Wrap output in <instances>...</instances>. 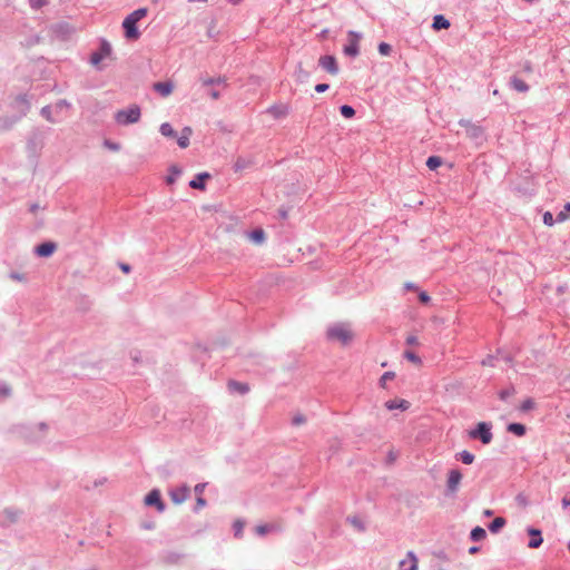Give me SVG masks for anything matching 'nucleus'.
I'll return each mask as SVG.
<instances>
[{
	"label": "nucleus",
	"mask_w": 570,
	"mask_h": 570,
	"mask_svg": "<svg viewBox=\"0 0 570 570\" xmlns=\"http://www.w3.org/2000/svg\"><path fill=\"white\" fill-rule=\"evenodd\" d=\"M326 338L331 342L340 343L341 345H348L354 340V332L347 323H335L326 328Z\"/></svg>",
	"instance_id": "f257e3e1"
},
{
	"label": "nucleus",
	"mask_w": 570,
	"mask_h": 570,
	"mask_svg": "<svg viewBox=\"0 0 570 570\" xmlns=\"http://www.w3.org/2000/svg\"><path fill=\"white\" fill-rule=\"evenodd\" d=\"M148 13L146 8H139L128 14L124 22L122 27L125 29V37L129 40H137L140 37V32L138 31L136 24L139 20L145 18Z\"/></svg>",
	"instance_id": "f03ea898"
},
{
	"label": "nucleus",
	"mask_w": 570,
	"mask_h": 570,
	"mask_svg": "<svg viewBox=\"0 0 570 570\" xmlns=\"http://www.w3.org/2000/svg\"><path fill=\"white\" fill-rule=\"evenodd\" d=\"M140 117L141 110L137 105H131L127 109L118 110L115 114V120L122 126L136 124L140 120Z\"/></svg>",
	"instance_id": "7ed1b4c3"
},
{
	"label": "nucleus",
	"mask_w": 570,
	"mask_h": 570,
	"mask_svg": "<svg viewBox=\"0 0 570 570\" xmlns=\"http://www.w3.org/2000/svg\"><path fill=\"white\" fill-rule=\"evenodd\" d=\"M470 436L473 439L479 438L483 444H489L492 441L490 426L484 422H480L476 430L470 432Z\"/></svg>",
	"instance_id": "20e7f679"
},
{
	"label": "nucleus",
	"mask_w": 570,
	"mask_h": 570,
	"mask_svg": "<svg viewBox=\"0 0 570 570\" xmlns=\"http://www.w3.org/2000/svg\"><path fill=\"white\" fill-rule=\"evenodd\" d=\"M361 36L355 31L348 32V43L344 47V53L351 57L358 55V41Z\"/></svg>",
	"instance_id": "39448f33"
},
{
	"label": "nucleus",
	"mask_w": 570,
	"mask_h": 570,
	"mask_svg": "<svg viewBox=\"0 0 570 570\" xmlns=\"http://www.w3.org/2000/svg\"><path fill=\"white\" fill-rule=\"evenodd\" d=\"M169 495H170L171 501L175 504H180V503L185 502L189 498L190 491H189V489L187 487L183 485V487H178L176 489H173L169 492Z\"/></svg>",
	"instance_id": "423d86ee"
},
{
	"label": "nucleus",
	"mask_w": 570,
	"mask_h": 570,
	"mask_svg": "<svg viewBox=\"0 0 570 570\" xmlns=\"http://www.w3.org/2000/svg\"><path fill=\"white\" fill-rule=\"evenodd\" d=\"M462 480V474L459 470H450L448 473L446 487L451 493L458 491Z\"/></svg>",
	"instance_id": "0eeeda50"
},
{
	"label": "nucleus",
	"mask_w": 570,
	"mask_h": 570,
	"mask_svg": "<svg viewBox=\"0 0 570 570\" xmlns=\"http://www.w3.org/2000/svg\"><path fill=\"white\" fill-rule=\"evenodd\" d=\"M318 63L331 75H336L338 72L337 62L334 56H323L320 58Z\"/></svg>",
	"instance_id": "6e6552de"
},
{
	"label": "nucleus",
	"mask_w": 570,
	"mask_h": 570,
	"mask_svg": "<svg viewBox=\"0 0 570 570\" xmlns=\"http://www.w3.org/2000/svg\"><path fill=\"white\" fill-rule=\"evenodd\" d=\"M145 503L147 505H155L157 510L160 512L165 510V505L161 501L160 493L158 490L150 491L145 498Z\"/></svg>",
	"instance_id": "1a4fd4ad"
},
{
	"label": "nucleus",
	"mask_w": 570,
	"mask_h": 570,
	"mask_svg": "<svg viewBox=\"0 0 570 570\" xmlns=\"http://www.w3.org/2000/svg\"><path fill=\"white\" fill-rule=\"evenodd\" d=\"M110 53L111 46L107 41H104L101 43L100 50L98 52L92 53L90 61L92 65L97 66L102 59L108 57Z\"/></svg>",
	"instance_id": "9d476101"
},
{
	"label": "nucleus",
	"mask_w": 570,
	"mask_h": 570,
	"mask_svg": "<svg viewBox=\"0 0 570 570\" xmlns=\"http://www.w3.org/2000/svg\"><path fill=\"white\" fill-rule=\"evenodd\" d=\"M417 558L413 552H409L405 559L401 560L399 563V568L401 570H417Z\"/></svg>",
	"instance_id": "9b49d317"
},
{
	"label": "nucleus",
	"mask_w": 570,
	"mask_h": 570,
	"mask_svg": "<svg viewBox=\"0 0 570 570\" xmlns=\"http://www.w3.org/2000/svg\"><path fill=\"white\" fill-rule=\"evenodd\" d=\"M57 245L55 243H42L36 247V254L40 257H49L55 253Z\"/></svg>",
	"instance_id": "f8f14e48"
},
{
	"label": "nucleus",
	"mask_w": 570,
	"mask_h": 570,
	"mask_svg": "<svg viewBox=\"0 0 570 570\" xmlns=\"http://www.w3.org/2000/svg\"><path fill=\"white\" fill-rule=\"evenodd\" d=\"M528 533L531 535V540L528 543L530 549H537L542 544V535L541 531L538 529L530 528L528 529Z\"/></svg>",
	"instance_id": "ddd939ff"
},
{
	"label": "nucleus",
	"mask_w": 570,
	"mask_h": 570,
	"mask_svg": "<svg viewBox=\"0 0 570 570\" xmlns=\"http://www.w3.org/2000/svg\"><path fill=\"white\" fill-rule=\"evenodd\" d=\"M153 87L163 97L169 96L174 90V83L171 81L156 82Z\"/></svg>",
	"instance_id": "4468645a"
},
{
	"label": "nucleus",
	"mask_w": 570,
	"mask_h": 570,
	"mask_svg": "<svg viewBox=\"0 0 570 570\" xmlns=\"http://www.w3.org/2000/svg\"><path fill=\"white\" fill-rule=\"evenodd\" d=\"M268 114H271L275 118H282L288 115L289 108L286 105H276L272 106L267 110Z\"/></svg>",
	"instance_id": "2eb2a0df"
},
{
	"label": "nucleus",
	"mask_w": 570,
	"mask_h": 570,
	"mask_svg": "<svg viewBox=\"0 0 570 570\" xmlns=\"http://www.w3.org/2000/svg\"><path fill=\"white\" fill-rule=\"evenodd\" d=\"M249 240L256 245H262L266 239V234L262 228H257L247 234Z\"/></svg>",
	"instance_id": "dca6fc26"
},
{
	"label": "nucleus",
	"mask_w": 570,
	"mask_h": 570,
	"mask_svg": "<svg viewBox=\"0 0 570 570\" xmlns=\"http://www.w3.org/2000/svg\"><path fill=\"white\" fill-rule=\"evenodd\" d=\"M193 134L190 127H185L181 130V135L178 137L177 142L180 148H187L189 146V138Z\"/></svg>",
	"instance_id": "f3484780"
},
{
	"label": "nucleus",
	"mask_w": 570,
	"mask_h": 570,
	"mask_svg": "<svg viewBox=\"0 0 570 570\" xmlns=\"http://www.w3.org/2000/svg\"><path fill=\"white\" fill-rule=\"evenodd\" d=\"M385 406L389 409V410H395V409H400V410H407L409 406H410V403L406 401V400H390L385 403Z\"/></svg>",
	"instance_id": "a211bd4d"
},
{
	"label": "nucleus",
	"mask_w": 570,
	"mask_h": 570,
	"mask_svg": "<svg viewBox=\"0 0 570 570\" xmlns=\"http://www.w3.org/2000/svg\"><path fill=\"white\" fill-rule=\"evenodd\" d=\"M227 385L230 392L245 394L249 391V386L247 384L237 381H229Z\"/></svg>",
	"instance_id": "6ab92c4d"
},
{
	"label": "nucleus",
	"mask_w": 570,
	"mask_h": 570,
	"mask_svg": "<svg viewBox=\"0 0 570 570\" xmlns=\"http://www.w3.org/2000/svg\"><path fill=\"white\" fill-rule=\"evenodd\" d=\"M432 27L434 30L448 29L450 27V21L442 14H438L433 19Z\"/></svg>",
	"instance_id": "aec40b11"
},
{
	"label": "nucleus",
	"mask_w": 570,
	"mask_h": 570,
	"mask_svg": "<svg viewBox=\"0 0 570 570\" xmlns=\"http://www.w3.org/2000/svg\"><path fill=\"white\" fill-rule=\"evenodd\" d=\"M209 178V174H199L195 179L189 181V186L194 189H205L204 179Z\"/></svg>",
	"instance_id": "412c9836"
},
{
	"label": "nucleus",
	"mask_w": 570,
	"mask_h": 570,
	"mask_svg": "<svg viewBox=\"0 0 570 570\" xmlns=\"http://www.w3.org/2000/svg\"><path fill=\"white\" fill-rule=\"evenodd\" d=\"M511 85H512L513 89L519 92H525L529 90V86L527 85V82L518 77H513L511 79Z\"/></svg>",
	"instance_id": "4be33fe9"
},
{
	"label": "nucleus",
	"mask_w": 570,
	"mask_h": 570,
	"mask_svg": "<svg viewBox=\"0 0 570 570\" xmlns=\"http://www.w3.org/2000/svg\"><path fill=\"white\" fill-rule=\"evenodd\" d=\"M505 525V519L498 517L495 518L489 525V530L492 533H497L499 530H501Z\"/></svg>",
	"instance_id": "5701e85b"
},
{
	"label": "nucleus",
	"mask_w": 570,
	"mask_h": 570,
	"mask_svg": "<svg viewBox=\"0 0 570 570\" xmlns=\"http://www.w3.org/2000/svg\"><path fill=\"white\" fill-rule=\"evenodd\" d=\"M508 431L518 436H523L525 434V426L520 423H511L508 426Z\"/></svg>",
	"instance_id": "b1692460"
},
{
	"label": "nucleus",
	"mask_w": 570,
	"mask_h": 570,
	"mask_svg": "<svg viewBox=\"0 0 570 570\" xmlns=\"http://www.w3.org/2000/svg\"><path fill=\"white\" fill-rule=\"evenodd\" d=\"M159 130L160 134L165 137H176V131L169 122L161 124Z\"/></svg>",
	"instance_id": "393cba45"
},
{
	"label": "nucleus",
	"mask_w": 570,
	"mask_h": 570,
	"mask_svg": "<svg viewBox=\"0 0 570 570\" xmlns=\"http://www.w3.org/2000/svg\"><path fill=\"white\" fill-rule=\"evenodd\" d=\"M487 537V532L483 528L481 527H475L472 531H471V539L473 541H481L483 540L484 538Z\"/></svg>",
	"instance_id": "a878e982"
},
{
	"label": "nucleus",
	"mask_w": 570,
	"mask_h": 570,
	"mask_svg": "<svg viewBox=\"0 0 570 570\" xmlns=\"http://www.w3.org/2000/svg\"><path fill=\"white\" fill-rule=\"evenodd\" d=\"M442 165V159L439 156H431L426 160V166L431 170H435Z\"/></svg>",
	"instance_id": "bb28decb"
},
{
	"label": "nucleus",
	"mask_w": 570,
	"mask_h": 570,
	"mask_svg": "<svg viewBox=\"0 0 570 570\" xmlns=\"http://www.w3.org/2000/svg\"><path fill=\"white\" fill-rule=\"evenodd\" d=\"M568 218H570V203H567V204L564 205L563 210H561V212L557 215L556 220H557L558 223H563V222H566Z\"/></svg>",
	"instance_id": "cd10ccee"
},
{
	"label": "nucleus",
	"mask_w": 570,
	"mask_h": 570,
	"mask_svg": "<svg viewBox=\"0 0 570 570\" xmlns=\"http://www.w3.org/2000/svg\"><path fill=\"white\" fill-rule=\"evenodd\" d=\"M277 529L274 524H259L255 528V532L258 535H265L267 532Z\"/></svg>",
	"instance_id": "c85d7f7f"
},
{
	"label": "nucleus",
	"mask_w": 570,
	"mask_h": 570,
	"mask_svg": "<svg viewBox=\"0 0 570 570\" xmlns=\"http://www.w3.org/2000/svg\"><path fill=\"white\" fill-rule=\"evenodd\" d=\"M404 357L410 361L411 363L415 364V365H421L422 364V361L420 358L419 355H416L414 352L412 351H405L404 352Z\"/></svg>",
	"instance_id": "c756f323"
},
{
	"label": "nucleus",
	"mask_w": 570,
	"mask_h": 570,
	"mask_svg": "<svg viewBox=\"0 0 570 570\" xmlns=\"http://www.w3.org/2000/svg\"><path fill=\"white\" fill-rule=\"evenodd\" d=\"M170 173H171V175H169L166 179L167 184H169V185L175 183L176 177L181 174V170L177 166H171Z\"/></svg>",
	"instance_id": "7c9ffc66"
},
{
	"label": "nucleus",
	"mask_w": 570,
	"mask_h": 570,
	"mask_svg": "<svg viewBox=\"0 0 570 570\" xmlns=\"http://www.w3.org/2000/svg\"><path fill=\"white\" fill-rule=\"evenodd\" d=\"M459 456H460V460L464 463V464H472L473 461H474V455L472 453H470L469 451H462L459 453Z\"/></svg>",
	"instance_id": "2f4dec72"
},
{
	"label": "nucleus",
	"mask_w": 570,
	"mask_h": 570,
	"mask_svg": "<svg viewBox=\"0 0 570 570\" xmlns=\"http://www.w3.org/2000/svg\"><path fill=\"white\" fill-rule=\"evenodd\" d=\"M244 527H245V522L242 520H236L234 522L233 528L235 531V537H238V538L242 537Z\"/></svg>",
	"instance_id": "473e14b6"
},
{
	"label": "nucleus",
	"mask_w": 570,
	"mask_h": 570,
	"mask_svg": "<svg viewBox=\"0 0 570 570\" xmlns=\"http://www.w3.org/2000/svg\"><path fill=\"white\" fill-rule=\"evenodd\" d=\"M340 110L342 116L345 118H352L355 115V110L347 105L342 106Z\"/></svg>",
	"instance_id": "72a5a7b5"
},
{
	"label": "nucleus",
	"mask_w": 570,
	"mask_h": 570,
	"mask_svg": "<svg viewBox=\"0 0 570 570\" xmlns=\"http://www.w3.org/2000/svg\"><path fill=\"white\" fill-rule=\"evenodd\" d=\"M220 82H223V79L220 77H218V78L208 77V78L202 79V85L205 87H208V86H212L215 83H220Z\"/></svg>",
	"instance_id": "f704fd0d"
},
{
	"label": "nucleus",
	"mask_w": 570,
	"mask_h": 570,
	"mask_svg": "<svg viewBox=\"0 0 570 570\" xmlns=\"http://www.w3.org/2000/svg\"><path fill=\"white\" fill-rule=\"evenodd\" d=\"M394 376H395L394 372H385V373L381 376V379H380V384H381V386H382V387H385L386 382H387V381L393 380V379H394Z\"/></svg>",
	"instance_id": "c9c22d12"
},
{
	"label": "nucleus",
	"mask_w": 570,
	"mask_h": 570,
	"mask_svg": "<svg viewBox=\"0 0 570 570\" xmlns=\"http://www.w3.org/2000/svg\"><path fill=\"white\" fill-rule=\"evenodd\" d=\"M392 48L389 43L386 42H381L379 45V52L382 55V56H389L390 52H391Z\"/></svg>",
	"instance_id": "e433bc0d"
},
{
	"label": "nucleus",
	"mask_w": 570,
	"mask_h": 570,
	"mask_svg": "<svg viewBox=\"0 0 570 570\" xmlns=\"http://www.w3.org/2000/svg\"><path fill=\"white\" fill-rule=\"evenodd\" d=\"M534 407V402L533 400L531 399H527L524 400L521 405H520V410L521 411H529V410H532Z\"/></svg>",
	"instance_id": "4c0bfd02"
},
{
	"label": "nucleus",
	"mask_w": 570,
	"mask_h": 570,
	"mask_svg": "<svg viewBox=\"0 0 570 570\" xmlns=\"http://www.w3.org/2000/svg\"><path fill=\"white\" fill-rule=\"evenodd\" d=\"M543 223L544 225L547 226H553L554 224V218H553V215L550 213V212H546L543 214Z\"/></svg>",
	"instance_id": "58836bf2"
},
{
	"label": "nucleus",
	"mask_w": 570,
	"mask_h": 570,
	"mask_svg": "<svg viewBox=\"0 0 570 570\" xmlns=\"http://www.w3.org/2000/svg\"><path fill=\"white\" fill-rule=\"evenodd\" d=\"M105 147L112 151H119L120 145L110 140H105L104 142Z\"/></svg>",
	"instance_id": "ea45409f"
},
{
	"label": "nucleus",
	"mask_w": 570,
	"mask_h": 570,
	"mask_svg": "<svg viewBox=\"0 0 570 570\" xmlns=\"http://www.w3.org/2000/svg\"><path fill=\"white\" fill-rule=\"evenodd\" d=\"M406 344H409V345H419V338L415 335H409L406 337Z\"/></svg>",
	"instance_id": "a19ab883"
},
{
	"label": "nucleus",
	"mask_w": 570,
	"mask_h": 570,
	"mask_svg": "<svg viewBox=\"0 0 570 570\" xmlns=\"http://www.w3.org/2000/svg\"><path fill=\"white\" fill-rule=\"evenodd\" d=\"M328 89V85L327 83H318L315 86V90L317 92H324Z\"/></svg>",
	"instance_id": "79ce46f5"
},
{
	"label": "nucleus",
	"mask_w": 570,
	"mask_h": 570,
	"mask_svg": "<svg viewBox=\"0 0 570 570\" xmlns=\"http://www.w3.org/2000/svg\"><path fill=\"white\" fill-rule=\"evenodd\" d=\"M419 299H420L422 303L426 304V303H429V302H430V296L428 295V293L422 292V293H420V295H419Z\"/></svg>",
	"instance_id": "37998d69"
},
{
	"label": "nucleus",
	"mask_w": 570,
	"mask_h": 570,
	"mask_svg": "<svg viewBox=\"0 0 570 570\" xmlns=\"http://www.w3.org/2000/svg\"><path fill=\"white\" fill-rule=\"evenodd\" d=\"M45 0H30L32 8H40L45 4Z\"/></svg>",
	"instance_id": "c03bdc74"
},
{
	"label": "nucleus",
	"mask_w": 570,
	"mask_h": 570,
	"mask_svg": "<svg viewBox=\"0 0 570 570\" xmlns=\"http://www.w3.org/2000/svg\"><path fill=\"white\" fill-rule=\"evenodd\" d=\"M10 394V387L0 385V396H8Z\"/></svg>",
	"instance_id": "a18cd8bd"
},
{
	"label": "nucleus",
	"mask_w": 570,
	"mask_h": 570,
	"mask_svg": "<svg viewBox=\"0 0 570 570\" xmlns=\"http://www.w3.org/2000/svg\"><path fill=\"white\" fill-rule=\"evenodd\" d=\"M204 489H205V484H197L195 487V492L198 494V495H202L203 492H204Z\"/></svg>",
	"instance_id": "49530a36"
},
{
	"label": "nucleus",
	"mask_w": 570,
	"mask_h": 570,
	"mask_svg": "<svg viewBox=\"0 0 570 570\" xmlns=\"http://www.w3.org/2000/svg\"><path fill=\"white\" fill-rule=\"evenodd\" d=\"M206 505V501L202 498V495H199L197 498V508H203Z\"/></svg>",
	"instance_id": "de8ad7c7"
},
{
	"label": "nucleus",
	"mask_w": 570,
	"mask_h": 570,
	"mask_svg": "<svg viewBox=\"0 0 570 570\" xmlns=\"http://www.w3.org/2000/svg\"><path fill=\"white\" fill-rule=\"evenodd\" d=\"M209 95L214 100L219 98V92L217 90H212Z\"/></svg>",
	"instance_id": "09e8293b"
},
{
	"label": "nucleus",
	"mask_w": 570,
	"mask_h": 570,
	"mask_svg": "<svg viewBox=\"0 0 570 570\" xmlns=\"http://www.w3.org/2000/svg\"><path fill=\"white\" fill-rule=\"evenodd\" d=\"M120 268H121V271H122L124 273H129V271H130V266H129V265H127V264H121V265H120Z\"/></svg>",
	"instance_id": "8fccbe9b"
},
{
	"label": "nucleus",
	"mask_w": 570,
	"mask_h": 570,
	"mask_svg": "<svg viewBox=\"0 0 570 570\" xmlns=\"http://www.w3.org/2000/svg\"><path fill=\"white\" fill-rule=\"evenodd\" d=\"M562 505H563L564 508L570 507V498H569V499H568V498H563V499H562Z\"/></svg>",
	"instance_id": "3c124183"
},
{
	"label": "nucleus",
	"mask_w": 570,
	"mask_h": 570,
	"mask_svg": "<svg viewBox=\"0 0 570 570\" xmlns=\"http://www.w3.org/2000/svg\"><path fill=\"white\" fill-rule=\"evenodd\" d=\"M478 551H479V548H478V547H472V548H470V550H469V552H470V553H472V554H473V553H476Z\"/></svg>",
	"instance_id": "603ef678"
},
{
	"label": "nucleus",
	"mask_w": 570,
	"mask_h": 570,
	"mask_svg": "<svg viewBox=\"0 0 570 570\" xmlns=\"http://www.w3.org/2000/svg\"><path fill=\"white\" fill-rule=\"evenodd\" d=\"M405 287H406L407 289H414V288H415L414 284H412V283H407V284L405 285Z\"/></svg>",
	"instance_id": "864d4df0"
},
{
	"label": "nucleus",
	"mask_w": 570,
	"mask_h": 570,
	"mask_svg": "<svg viewBox=\"0 0 570 570\" xmlns=\"http://www.w3.org/2000/svg\"><path fill=\"white\" fill-rule=\"evenodd\" d=\"M11 277H12L13 279H17V281H22V279H23V277H22V276H20V275H12Z\"/></svg>",
	"instance_id": "5fc2aeb1"
},
{
	"label": "nucleus",
	"mask_w": 570,
	"mask_h": 570,
	"mask_svg": "<svg viewBox=\"0 0 570 570\" xmlns=\"http://www.w3.org/2000/svg\"><path fill=\"white\" fill-rule=\"evenodd\" d=\"M483 513H484V515L490 517V515H492L493 512L491 510H484Z\"/></svg>",
	"instance_id": "6e6d98bb"
},
{
	"label": "nucleus",
	"mask_w": 570,
	"mask_h": 570,
	"mask_svg": "<svg viewBox=\"0 0 570 570\" xmlns=\"http://www.w3.org/2000/svg\"><path fill=\"white\" fill-rule=\"evenodd\" d=\"M507 396H508V392H502V393H501V397H502V399H505Z\"/></svg>",
	"instance_id": "4d7b16f0"
},
{
	"label": "nucleus",
	"mask_w": 570,
	"mask_h": 570,
	"mask_svg": "<svg viewBox=\"0 0 570 570\" xmlns=\"http://www.w3.org/2000/svg\"><path fill=\"white\" fill-rule=\"evenodd\" d=\"M46 112H47V108H43L42 114L46 115Z\"/></svg>",
	"instance_id": "13d9d810"
},
{
	"label": "nucleus",
	"mask_w": 570,
	"mask_h": 570,
	"mask_svg": "<svg viewBox=\"0 0 570 570\" xmlns=\"http://www.w3.org/2000/svg\"><path fill=\"white\" fill-rule=\"evenodd\" d=\"M295 422H296V423H301V422H303V420L297 419Z\"/></svg>",
	"instance_id": "bf43d9fd"
},
{
	"label": "nucleus",
	"mask_w": 570,
	"mask_h": 570,
	"mask_svg": "<svg viewBox=\"0 0 570 570\" xmlns=\"http://www.w3.org/2000/svg\"><path fill=\"white\" fill-rule=\"evenodd\" d=\"M569 550H570V542H569Z\"/></svg>",
	"instance_id": "052dcab7"
}]
</instances>
